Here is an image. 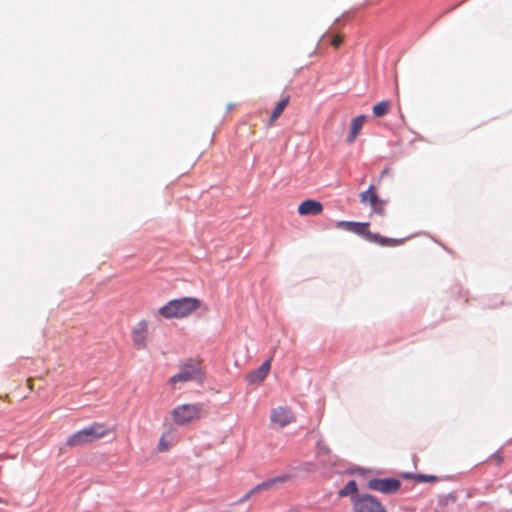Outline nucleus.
<instances>
[{
    "mask_svg": "<svg viewBox=\"0 0 512 512\" xmlns=\"http://www.w3.org/2000/svg\"><path fill=\"white\" fill-rule=\"evenodd\" d=\"M401 482L396 478H373L367 483V487L384 494H393L399 490Z\"/></svg>",
    "mask_w": 512,
    "mask_h": 512,
    "instance_id": "39448f33",
    "label": "nucleus"
},
{
    "mask_svg": "<svg viewBox=\"0 0 512 512\" xmlns=\"http://www.w3.org/2000/svg\"><path fill=\"white\" fill-rule=\"evenodd\" d=\"M297 211L301 216H316L323 211V205L317 200L306 199L299 204Z\"/></svg>",
    "mask_w": 512,
    "mask_h": 512,
    "instance_id": "1a4fd4ad",
    "label": "nucleus"
},
{
    "mask_svg": "<svg viewBox=\"0 0 512 512\" xmlns=\"http://www.w3.org/2000/svg\"><path fill=\"white\" fill-rule=\"evenodd\" d=\"M405 238H388L381 236L378 233L371 232V234H368V242L371 243H377L380 246L386 247V246H398L405 242Z\"/></svg>",
    "mask_w": 512,
    "mask_h": 512,
    "instance_id": "f8f14e48",
    "label": "nucleus"
},
{
    "mask_svg": "<svg viewBox=\"0 0 512 512\" xmlns=\"http://www.w3.org/2000/svg\"><path fill=\"white\" fill-rule=\"evenodd\" d=\"M369 223L368 222H356V221H338L336 224L337 228L344 229L346 231L355 233L366 241H368V234H371V231L368 230Z\"/></svg>",
    "mask_w": 512,
    "mask_h": 512,
    "instance_id": "0eeeda50",
    "label": "nucleus"
},
{
    "mask_svg": "<svg viewBox=\"0 0 512 512\" xmlns=\"http://www.w3.org/2000/svg\"><path fill=\"white\" fill-rule=\"evenodd\" d=\"M270 367V360H266L257 369L251 371L247 375L249 384H260L267 377Z\"/></svg>",
    "mask_w": 512,
    "mask_h": 512,
    "instance_id": "9b49d317",
    "label": "nucleus"
},
{
    "mask_svg": "<svg viewBox=\"0 0 512 512\" xmlns=\"http://www.w3.org/2000/svg\"><path fill=\"white\" fill-rule=\"evenodd\" d=\"M317 448H318V453H325V454H328L329 453V448L324 445L321 441H318L317 442Z\"/></svg>",
    "mask_w": 512,
    "mask_h": 512,
    "instance_id": "b1692460",
    "label": "nucleus"
},
{
    "mask_svg": "<svg viewBox=\"0 0 512 512\" xmlns=\"http://www.w3.org/2000/svg\"><path fill=\"white\" fill-rule=\"evenodd\" d=\"M365 119V115H358L355 118H353L351 123V129L359 133L360 130L362 129Z\"/></svg>",
    "mask_w": 512,
    "mask_h": 512,
    "instance_id": "a211bd4d",
    "label": "nucleus"
},
{
    "mask_svg": "<svg viewBox=\"0 0 512 512\" xmlns=\"http://www.w3.org/2000/svg\"><path fill=\"white\" fill-rule=\"evenodd\" d=\"M352 505L354 512H387L380 500L369 493L355 496Z\"/></svg>",
    "mask_w": 512,
    "mask_h": 512,
    "instance_id": "7ed1b4c3",
    "label": "nucleus"
},
{
    "mask_svg": "<svg viewBox=\"0 0 512 512\" xmlns=\"http://www.w3.org/2000/svg\"><path fill=\"white\" fill-rule=\"evenodd\" d=\"M270 419L280 427H285L294 421V415L289 408L278 407L272 410Z\"/></svg>",
    "mask_w": 512,
    "mask_h": 512,
    "instance_id": "6e6552de",
    "label": "nucleus"
},
{
    "mask_svg": "<svg viewBox=\"0 0 512 512\" xmlns=\"http://www.w3.org/2000/svg\"><path fill=\"white\" fill-rule=\"evenodd\" d=\"M338 495L340 497H351V502L353 503V499H355V496H360L361 494L358 493V486L355 480H350L343 488H341L338 492Z\"/></svg>",
    "mask_w": 512,
    "mask_h": 512,
    "instance_id": "4468645a",
    "label": "nucleus"
},
{
    "mask_svg": "<svg viewBox=\"0 0 512 512\" xmlns=\"http://www.w3.org/2000/svg\"><path fill=\"white\" fill-rule=\"evenodd\" d=\"M343 42L342 34H322L321 38L319 39V46L323 45H331L334 48H338L341 43Z\"/></svg>",
    "mask_w": 512,
    "mask_h": 512,
    "instance_id": "ddd939ff",
    "label": "nucleus"
},
{
    "mask_svg": "<svg viewBox=\"0 0 512 512\" xmlns=\"http://www.w3.org/2000/svg\"><path fill=\"white\" fill-rule=\"evenodd\" d=\"M493 456L498 460V462L502 461V457L498 452H496Z\"/></svg>",
    "mask_w": 512,
    "mask_h": 512,
    "instance_id": "c85d7f7f",
    "label": "nucleus"
},
{
    "mask_svg": "<svg viewBox=\"0 0 512 512\" xmlns=\"http://www.w3.org/2000/svg\"><path fill=\"white\" fill-rule=\"evenodd\" d=\"M200 305V300L194 297L177 298L162 306L159 314L166 319L183 318L197 310Z\"/></svg>",
    "mask_w": 512,
    "mask_h": 512,
    "instance_id": "f257e3e1",
    "label": "nucleus"
},
{
    "mask_svg": "<svg viewBox=\"0 0 512 512\" xmlns=\"http://www.w3.org/2000/svg\"><path fill=\"white\" fill-rule=\"evenodd\" d=\"M132 335H133L134 344L138 348H144L145 347V334L133 330Z\"/></svg>",
    "mask_w": 512,
    "mask_h": 512,
    "instance_id": "6ab92c4d",
    "label": "nucleus"
},
{
    "mask_svg": "<svg viewBox=\"0 0 512 512\" xmlns=\"http://www.w3.org/2000/svg\"><path fill=\"white\" fill-rule=\"evenodd\" d=\"M368 201L372 208L378 206V204H385V201L380 199L375 193H371V196L369 197Z\"/></svg>",
    "mask_w": 512,
    "mask_h": 512,
    "instance_id": "aec40b11",
    "label": "nucleus"
},
{
    "mask_svg": "<svg viewBox=\"0 0 512 512\" xmlns=\"http://www.w3.org/2000/svg\"><path fill=\"white\" fill-rule=\"evenodd\" d=\"M168 449V444L167 442L164 440L163 437L160 438V441H159V444H158V450L160 452H164Z\"/></svg>",
    "mask_w": 512,
    "mask_h": 512,
    "instance_id": "393cba45",
    "label": "nucleus"
},
{
    "mask_svg": "<svg viewBox=\"0 0 512 512\" xmlns=\"http://www.w3.org/2000/svg\"><path fill=\"white\" fill-rule=\"evenodd\" d=\"M372 210L379 215H384V212H385L383 205H381V204H378V206L373 207Z\"/></svg>",
    "mask_w": 512,
    "mask_h": 512,
    "instance_id": "cd10ccee",
    "label": "nucleus"
},
{
    "mask_svg": "<svg viewBox=\"0 0 512 512\" xmlns=\"http://www.w3.org/2000/svg\"><path fill=\"white\" fill-rule=\"evenodd\" d=\"M374 189H375L374 185H370L366 191L361 193L360 201L362 203H365L366 201H368L369 197L371 196V193H374Z\"/></svg>",
    "mask_w": 512,
    "mask_h": 512,
    "instance_id": "412c9836",
    "label": "nucleus"
},
{
    "mask_svg": "<svg viewBox=\"0 0 512 512\" xmlns=\"http://www.w3.org/2000/svg\"><path fill=\"white\" fill-rule=\"evenodd\" d=\"M389 110V101L383 100L373 106V114L376 117H382L387 114Z\"/></svg>",
    "mask_w": 512,
    "mask_h": 512,
    "instance_id": "dca6fc26",
    "label": "nucleus"
},
{
    "mask_svg": "<svg viewBox=\"0 0 512 512\" xmlns=\"http://www.w3.org/2000/svg\"><path fill=\"white\" fill-rule=\"evenodd\" d=\"M0 502H2V499L0 498Z\"/></svg>",
    "mask_w": 512,
    "mask_h": 512,
    "instance_id": "7c9ffc66",
    "label": "nucleus"
},
{
    "mask_svg": "<svg viewBox=\"0 0 512 512\" xmlns=\"http://www.w3.org/2000/svg\"><path fill=\"white\" fill-rule=\"evenodd\" d=\"M290 100L289 96L284 97L281 99L278 104L275 106L271 113V120L277 119L283 112V110L286 108Z\"/></svg>",
    "mask_w": 512,
    "mask_h": 512,
    "instance_id": "2eb2a0df",
    "label": "nucleus"
},
{
    "mask_svg": "<svg viewBox=\"0 0 512 512\" xmlns=\"http://www.w3.org/2000/svg\"><path fill=\"white\" fill-rule=\"evenodd\" d=\"M457 500V496L454 493H449L443 496V499L440 500L443 504H448V502H455Z\"/></svg>",
    "mask_w": 512,
    "mask_h": 512,
    "instance_id": "5701e85b",
    "label": "nucleus"
},
{
    "mask_svg": "<svg viewBox=\"0 0 512 512\" xmlns=\"http://www.w3.org/2000/svg\"><path fill=\"white\" fill-rule=\"evenodd\" d=\"M405 478H413L415 481L423 483V482H434L437 480V476L435 475H426V474H405Z\"/></svg>",
    "mask_w": 512,
    "mask_h": 512,
    "instance_id": "f3484780",
    "label": "nucleus"
},
{
    "mask_svg": "<svg viewBox=\"0 0 512 512\" xmlns=\"http://www.w3.org/2000/svg\"><path fill=\"white\" fill-rule=\"evenodd\" d=\"M255 494L252 493V489H250L248 492H246L240 499H239V502L240 503H243L245 501H247L248 499H250L252 496H254Z\"/></svg>",
    "mask_w": 512,
    "mask_h": 512,
    "instance_id": "bb28decb",
    "label": "nucleus"
},
{
    "mask_svg": "<svg viewBox=\"0 0 512 512\" xmlns=\"http://www.w3.org/2000/svg\"><path fill=\"white\" fill-rule=\"evenodd\" d=\"M232 108H233V104H229V105L227 106V109H228V110H231Z\"/></svg>",
    "mask_w": 512,
    "mask_h": 512,
    "instance_id": "c756f323",
    "label": "nucleus"
},
{
    "mask_svg": "<svg viewBox=\"0 0 512 512\" xmlns=\"http://www.w3.org/2000/svg\"><path fill=\"white\" fill-rule=\"evenodd\" d=\"M188 381H203V373L197 365H185L181 370L170 378L171 384Z\"/></svg>",
    "mask_w": 512,
    "mask_h": 512,
    "instance_id": "423d86ee",
    "label": "nucleus"
},
{
    "mask_svg": "<svg viewBox=\"0 0 512 512\" xmlns=\"http://www.w3.org/2000/svg\"><path fill=\"white\" fill-rule=\"evenodd\" d=\"M357 135H358V132L351 129L350 133H349V135L347 136V139H346L347 142L348 143H353L355 141Z\"/></svg>",
    "mask_w": 512,
    "mask_h": 512,
    "instance_id": "a878e982",
    "label": "nucleus"
},
{
    "mask_svg": "<svg viewBox=\"0 0 512 512\" xmlns=\"http://www.w3.org/2000/svg\"><path fill=\"white\" fill-rule=\"evenodd\" d=\"M201 406L199 404H183L175 407L172 417L176 424L185 425L200 417Z\"/></svg>",
    "mask_w": 512,
    "mask_h": 512,
    "instance_id": "20e7f679",
    "label": "nucleus"
},
{
    "mask_svg": "<svg viewBox=\"0 0 512 512\" xmlns=\"http://www.w3.org/2000/svg\"><path fill=\"white\" fill-rule=\"evenodd\" d=\"M107 433L108 428L105 424L93 423L71 434L66 440V445L69 447H81L104 437Z\"/></svg>",
    "mask_w": 512,
    "mask_h": 512,
    "instance_id": "f03ea898",
    "label": "nucleus"
},
{
    "mask_svg": "<svg viewBox=\"0 0 512 512\" xmlns=\"http://www.w3.org/2000/svg\"><path fill=\"white\" fill-rule=\"evenodd\" d=\"M290 478H291V476L289 474H282V475L270 478V479H268L266 481H263V482L255 485L252 488V493H254L256 495V494H259V493H261L263 491H267V490L273 489L276 485L285 483Z\"/></svg>",
    "mask_w": 512,
    "mask_h": 512,
    "instance_id": "9d476101",
    "label": "nucleus"
},
{
    "mask_svg": "<svg viewBox=\"0 0 512 512\" xmlns=\"http://www.w3.org/2000/svg\"><path fill=\"white\" fill-rule=\"evenodd\" d=\"M133 330L145 334L147 330V322L145 320L140 321Z\"/></svg>",
    "mask_w": 512,
    "mask_h": 512,
    "instance_id": "4be33fe9",
    "label": "nucleus"
}]
</instances>
